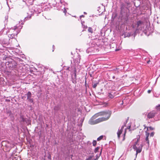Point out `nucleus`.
Returning a JSON list of instances; mask_svg holds the SVG:
<instances>
[{"label": "nucleus", "mask_w": 160, "mask_h": 160, "mask_svg": "<svg viewBox=\"0 0 160 160\" xmlns=\"http://www.w3.org/2000/svg\"><path fill=\"white\" fill-rule=\"evenodd\" d=\"M144 127H145V128H146V126H145V125H144Z\"/></svg>", "instance_id": "nucleus-29"}, {"label": "nucleus", "mask_w": 160, "mask_h": 160, "mask_svg": "<svg viewBox=\"0 0 160 160\" xmlns=\"http://www.w3.org/2000/svg\"><path fill=\"white\" fill-rule=\"evenodd\" d=\"M50 158V156H49L48 157V158Z\"/></svg>", "instance_id": "nucleus-30"}, {"label": "nucleus", "mask_w": 160, "mask_h": 160, "mask_svg": "<svg viewBox=\"0 0 160 160\" xmlns=\"http://www.w3.org/2000/svg\"><path fill=\"white\" fill-rule=\"evenodd\" d=\"M18 27L17 26H15L14 27L12 28H11L10 30V31H12V30H15Z\"/></svg>", "instance_id": "nucleus-11"}, {"label": "nucleus", "mask_w": 160, "mask_h": 160, "mask_svg": "<svg viewBox=\"0 0 160 160\" xmlns=\"http://www.w3.org/2000/svg\"><path fill=\"white\" fill-rule=\"evenodd\" d=\"M60 2H61V0H59Z\"/></svg>", "instance_id": "nucleus-33"}, {"label": "nucleus", "mask_w": 160, "mask_h": 160, "mask_svg": "<svg viewBox=\"0 0 160 160\" xmlns=\"http://www.w3.org/2000/svg\"><path fill=\"white\" fill-rule=\"evenodd\" d=\"M138 139L136 142L133 146V148L134 149L136 150V155L137 156L138 153H140L141 151L142 148V144H139L138 143Z\"/></svg>", "instance_id": "nucleus-2"}, {"label": "nucleus", "mask_w": 160, "mask_h": 160, "mask_svg": "<svg viewBox=\"0 0 160 160\" xmlns=\"http://www.w3.org/2000/svg\"><path fill=\"white\" fill-rule=\"evenodd\" d=\"M145 133H146V137L145 138V140L146 141H147V143L148 144H149V141L148 140V137L149 135V133L147 131H146L145 132Z\"/></svg>", "instance_id": "nucleus-7"}, {"label": "nucleus", "mask_w": 160, "mask_h": 160, "mask_svg": "<svg viewBox=\"0 0 160 160\" xmlns=\"http://www.w3.org/2000/svg\"><path fill=\"white\" fill-rule=\"evenodd\" d=\"M88 32L92 33L93 32L92 29L91 27H89L88 29Z\"/></svg>", "instance_id": "nucleus-10"}, {"label": "nucleus", "mask_w": 160, "mask_h": 160, "mask_svg": "<svg viewBox=\"0 0 160 160\" xmlns=\"http://www.w3.org/2000/svg\"><path fill=\"white\" fill-rule=\"evenodd\" d=\"M84 27L86 28H87V26L85 27V26H84Z\"/></svg>", "instance_id": "nucleus-26"}, {"label": "nucleus", "mask_w": 160, "mask_h": 160, "mask_svg": "<svg viewBox=\"0 0 160 160\" xmlns=\"http://www.w3.org/2000/svg\"><path fill=\"white\" fill-rule=\"evenodd\" d=\"M17 65V63L14 61H13L9 63V66L12 68H15Z\"/></svg>", "instance_id": "nucleus-6"}, {"label": "nucleus", "mask_w": 160, "mask_h": 160, "mask_svg": "<svg viewBox=\"0 0 160 160\" xmlns=\"http://www.w3.org/2000/svg\"><path fill=\"white\" fill-rule=\"evenodd\" d=\"M84 13H85V14H86V12H84Z\"/></svg>", "instance_id": "nucleus-31"}, {"label": "nucleus", "mask_w": 160, "mask_h": 160, "mask_svg": "<svg viewBox=\"0 0 160 160\" xmlns=\"http://www.w3.org/2000/svg\"><path fill=\"white\" fill-rule=\"evenodd\" d=\"M124 126H122L120 129H119L118 132H117L118 138L119 139L120 138V136L122 133V132L123 131Z\"/></svg>", "instance_id": "nucleus-5"}, {"label": "nucleus", "mask_w": 160, "mask_h": 160, "mask_svg": "<svg viewBox=\"0 0 160 160\" xmlns=\"http://www.w3.org/2000/svg\"><path fill=\"white\" fill-rule=\"evenodd\" d=\"M147 130L146 131H147L148 130V128L150 130H153L154 129V128H152V127H147Z\"/></svg>", "instance_id": "nucleus-13"}, {"label": "nucleus", "mask_w": 160, "mask_h": 160, "mask_svg": "<svg viewBox=\"0 0 160 160\" xmlns=\"http://www.w3.org/2000/svg\"><path fill=\"white\" fill-rule=\"evenodd\" d=\"M157 109H158V110H160V105H159L157 107Z\"/></svg>", "instance_id": "nucleus-20"}, {"label": "nucleus", "mask_w": 160, "mask_h": 160, "mask_svg": "<svg viewBox=\"0 0 160 160\" xmlns=\"http://www.w3.org/2000/svg\"><path fill=\"white\" fill-rule=\"evenodd\" d=\"M126 129H125L124 132V133L123 134L124 137L125 136V134H126Z\"/></svg>", "instance_id": "nucleus-19"}, {"label": "nucleus", "mask_w": 160, "mask_h": 160, "mask_svg": "<svg viewBox=\"0 0 160 160\" xmlns=\"http://www.w3.org/2000/svg\"><path fill=\"white\" fill-rule=\"evenodd\" d=\"M98 83H96L93 85V87L94 88H95L97 85Z\"/></svg>", "instance_id": "nucleus-16"}, {"label": "nucleus", "mask_w": 160, "mask_h": 160, "mask_svg": "<svg viewBox=\"0 0 160 160\" xmlns=\"http://www.w3.org/2000/svg\"><path fill=\"white\" fill-rule=\"evenodd\" d=\"M99 149V148L98 147L96 148L95 149V151H94L96 153L98 151Z\"/></svg>", "instance_id": "nucleus-15"}, {"label": "nucleus", "mask_w": 160, "mask_h": 160, "mask_svg": "<svg viewBox=\"0 0 160 160\" xmlns=\"http://www.w3.org/2000/svg\"><path fill=\"white\" fill-rule=\"evenodd\" d=\"M76 71L75 70V72H74V77L75 78L76 77Z\"/></svg>", "instance_id": "nucleus-21"}, {"label": "nucleus", "mask_w": 160, "mask_h": 160, "mask_svg": "<svg viewBox=\"0 0 160 160\" xmlns=\"http://www.w3.org/2000/svg\"><path fill=\"white\" fill-rule=\"evenodd\" d=\"M97 144V142L96 140H94L92 142L93 145L94 146H95Z\"/></svg>", "instance_id": "nucleus-14"}, {"label": "nucleus", "mask_w": 160, "mask_h": 160, "mask_svg": "<svg viewBox=\"0 0 160 160\" xmlns=\"http://www.w3.org/2000/svg\"><path fill=\"white\" fill-rule=\"evenodd\" d=\"M156 114V112L154 111L150 112L147 115V117L148 118H151L154 117Z\"/></svg>", "instance_id": "nucleus-4"}, {"label": "nucleus", "mask_w": 160, "mask_h": 160, "mask_svg": "<svg viewBox=\"0 0 160 160\" xmlns=\"http://www.w3.org/2000/svg\"><path fill=\"white\" fill-rule=\"evenodd\" d=\"M84 17V16L83 15H82L80 16V18H81L82 17Z\"/></svg>", "instance_id": "nucleus-23"}, {"label": "nucleus", "mask_w": 160, "mask_h": 160, "mask_svg": "<svg viewBox=\"0 0 160 160\" xmlns=\"http://www.w3.org/2000/svg\"><path fill=\"white\" fill-rule=\"evenodd\" d=\"M103 138V136H102H102H101L99 137L98 138L97 140L98 141H99L101 140Z\"/></svg>", "instance_id": "nucleus-12"}, {"label": "nucleus", "mask_w": 160, "mask_h": 160, "mask_svg": "<svg viewBox=\"0 0 160 160\" xmlns=\"http://www.w3.org/2000/svg\"><path fill=\"white\" fill-rule=\"evenodd\" d=\"M149 62H150V61L149 60V61H147V63H149Z\"/></svg>", "instance_id": "nucleus-27"}, {"label": "nucleus", "mask_w": 160, "mask_h": 160, "mask_svg": "<svg viewBox=\"0 0 160 160\" xmlns=\"http://www.w3.org/2000/svg\"><path fill=\"white\" fill-rule=\"evenodd\" d=\"M119 49H116L115 51H119Z\"/></svg>", "instance_id": "nucleus-25"}, {"label": "nucleus", "mask_w": 160, "mask_h": 160, "mask_svg": "<svg viewBox=\"0 0 160 160\" xmlns=\"http://www.w3.org/2000/svg\"><path fill=\"white\" fill-rule=\"evenodd\" d=\"M143 25L142 22L140 21H138L137 22V27L139 29H141L142 28H141L140 27H139V26H142Z\"/></svg>", "instance_id": "nucleus-8"}, {"label": "nucleus", "mask_w": 160, "mask_h": 160, "mask_svg": "<svg viewBox=\"0 0 160 160\" xmlns=\"http://www.w3.org/2000/svg\"><path fill=\"white\" fill-rule=\"evenodd\" d=\"M107 105V103L105 104V106H106Z\"/></svg>", "instance_id": "nucleus-28"}, {"label": "nucleus", "mask_w": 160, "mask_h": 160, "mask_svg": "<svg viewBox=\"0 0 160 160\" xmlns=\"http://www.w3.org/2000/svg\"><path fill=\"white\" fill-rule=\"evenodd\" d=\"M26 95L27 97V99L28 101L31 102H33V99L32 98H31V93L30 92H28L27 93Z\"/></svg>", "instance_id": "nucleus-3"}, {"label": "nucleus", "mask_w": 160, "mask_h": 160, "mask_svg": "<svg viewBox=\"0 0 160 160\" xmlns=\"http://www.w3.org/2000/svg\"><path fill=\"white\" fill-rule=\"evenodd\" d=\"M154 133L153 132H152L151 133L150 136L151 137H153L154 136Z\"/></svg>", "instance_id": "nucleus-18"}, {"label": "nucleus", "mask_w": 160, "mask_h": 160, "mask_svg": "<svg viewBox=\"0 0 160 160\" xmlns=\"http://www.w3.org/2000/svg\"><path fill=\"white\" fill-rule=\"evenodd\" d=\"M130 126H129V127H128V128H127V129H130Z\"/></svg>", "instance_id": "nucleus-24"}, {"label": "nucleus", "mask_w": 160, "mask_h": 160, "mask_svg": "<svg viewBox=\"0 0 160 160\" xmlns=\"http://www.w3.org/2000/svg\"><path fill=\"white\" fill-rule=\"evenodd\" d=\"M54 47V45H53V48Z\"/></svg>", "instance_id": "nucleus-32"}, {"label": "nucleus", "mask_w": 160, "mask_h": 160, "mask_svg": "<svg viewBox=\"0 0 160 160\" xmlns=\"http://www.w3.org/2000/svg\"><path fill=\"white\" fill-rule=\"evenodd\" d=\"M19 33V32H17L16 33H13L11 34H10L9 35V37L11 38H15V37L17 34Z\"/></svg>", "instance_id": "nucleus-9"}, {"label": "nucleus", "mask_w": 160, "mask_h": 160, "mask_svg": "<svg viewBox=\"0 0 160 160\" xmlns=\"http://www.w3.org/2000/svg\"><path fill=\"white\" fill-rule=\"evenodd\" d=\"M151 90H148V93H150L151 92Z\"/></svg>", "instance_id": "nucleus-22"}, {"label": "nucleus", "mask_w": 160, "mask_h": 160, "mask_svg": "<svg viewBox=\"0 0 160 160\" xmlns=\"http://www.w3.org/2000/svg\"><path fill=\"white\" fill-rule=\"evenodd\" d=\"M108 96L110 98H113V96H112V95L111 94H109V95H108Z\"/></svg>", "instance_id": "nucleus-17"}, {"label": "nucleus", "mask_w": 160, "mask_h": 160, "mask_svg": "<svg viewBox=\"0 0 160 160\" xmlns=\"http://www.w3.org/2000/svg\"><path fill=\"white\" fill-rule=\"evenodd\" d=\"M111 112L109 111H103L95 114L89 120L88 123L94 125L108 120L110 117Z\"/></svg>", "instance_id": "nucleus-1"}]
</instances>
